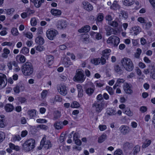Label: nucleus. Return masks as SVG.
Listing matches in <instances>:
<instances>
[{
    "mask_svg": "<svg viewBox=\"0 0 155 155\" xmlns=\"http://www.w3.org/2000/svg\"><path fill=\"white\" fill-rule=\"evenodd\" d=\"M91 62L95 65H97L101 63L102 65L104 64L106 62L105 58L103 57L101 58H95L92 59Z\"/></svg>",
    "mask_w": 155,
    "mask_h": 155,
    "instance_id": "obj_11",
    "label": "nucleus"
},
{
    "mask_svg": "<svg viewBox=\"0 0 155 155\" xmlns=\"http://www.w3.org/2000/svg\"><path fill=\"white\" fill-rule=\"evenodd\" d=\"M54 126L55 129L57 130H60L63 128V125L61 121H58L55 123Z\"/></svg>",
    "mask_w": 155,
    "mask_h": 155,
    "instance_id": "obj_31",
    "label": "nucleus"
},
{
    "mask_svg": "<svg viewBox=\"0 0 155 155\" xmlns=\"http://www.w3.org/2000/svg\"><path fill=\"white\" fill-rule=\"evenodd\" d=\"M9 147L11 149L14 150L16 151H18L20 150V147L18 146H15L12 143H10L9 144Z\"/></svg>",
    "mask_w": 155,
    "mask_h": 155,
    "instance_id": "obj_45",
    "label": "nucleus"
},
{
    "mask_svg": "<svg viewBox=\"0 0 155 155\" xmlns=\"http://www.w3.org/2000/svg\"><path fill=\"white\" fill-rule=\"evenodd\" d=\"M67 25V22L66 21L64 20H59L57 22L56 26L58 29H62L66 28Z\"/></svg>",
    "mask_w": 155,
    "mask_h": 155,
    "instance_id": "obj_13",
    "label": "nucleus"
},
{
    "mask_svg": "<svg viewBox=\"0 0 155 155\" xmlns=\"http://www.w3.org/2000/svg\"><path fill=\"white\" fill-rule=\"evenodd\" d=\"M82 7L85 10L90 12L92 11L94 9L93 5L89 2L84 1L82 2Z\"/></svg>",
    "mask_w": 155,
    "mask_h": 155,
    "instance_id": "obj_9",
    "label": "nucleus"
},
{
    "mask_svg": "<svg viewBox=\"0 0 155 155\" xmlns=\"http://www.w3.org/2000/svg\"><path fill=\"white\" fill-rule=\"evenodd\" d=\"M14 109L13 106L10 104H6L5 106V110L7 112L12 111Z\"/></svg>",
    "mask_w": 155,
    "mask_h": 155,
    "instance_id": "obj_33",
    "label": "nucleus"
},
{
    "mask_svg": "<svg viewBox=\"0 0 155 155\" xmlns=\"http://www.w3.org/2000/svg\"><path fill=\"white\" fill-rule=\"evenodd\" d=\"M51 12L55 16H59L61 14V11L59 9H52L51 10Z\"/></svg>",
    "mask_w": 155,
    "mask_h": 155,
    "instance_id": "obj_25",
    "label": "nucleus"
},
{
    "mask_svg": "<svg viewBox=\"0 0 155 155\" xmlns=\"http://www.w3.org/2000/svg\"><path fill=\"white\" fill-rule=\"evenodd\" d=\"M21 139V138L19 135H14L12 138V141L13 142L19 141Z\"/></svg>",
    "mask_w": 155,
    "mask_h": 155,
    "instance_id": "obj_46",
    "label": "nucleus"
},
{
    "mask_svg": "<svg viewBox=\"0 0 155 155\" xmlns=\"http://www.w3.org/2000/svg\"><path fill=\"white\" fill-rule=\"evenodd\" d=\"M120 16H122L125 19L127 18L128 17L127 14L124 11H122L120 12Z\"/></svg>",
    "mask_w": 155,
    "mask_h": 155,
    "instance_id": "obj_53",
    "label": "nucleus"
},
{
    "mask_svg": "<svg viewBox=\"0 0 155 155\" xmlns=\"http://www.w3.org/2000/svg\"><path fill=\"white\" fill-rule=\"evenodd\" d=\"M100 130L101 131H103L107 129V127L106 125L100 124L98 126Z\"/></svg>",
    "mask_w": 155,
    "mask_h": 155,
    "instance_id": "obj_61",
    "label": "nucleus"
},
{
    "mask_svg": "<svg viewBox=\"0 0 155 155\" xmlns=\"http://www.w3.org/2000/svg\"><path fill=\"white\" fill-rule=\"evenodd\" d=\"M62 62L64 66L67 67H69L72 64L70 59L67 58H64Z\"/></svg>",
    "mask_w": 155,
    "mask_h": 155,
    "instance_id": "obj_28",
    "label": "nucleus"
},
{
    "mask_svg": "<svg viewBox=\"0 0 155 155\" xmlns=\"http://www.w3.org/2000/svg\"><path fill=\"white\" fill-rule=\"evenodd\" d=\"M137 21L141 24L146 23V20L145 18L142 17H138L137 19Z\"/></svg>",
    "mask_w": 155,
    "mask_h": 155,
    "instance_id": "obj_51",
    "label": "nucleus"
},
{
    "mask_svg": "<svg viewBox=\"0 0 155 155\" xmlns=\"http://www.w3.org/2000/svg\"><path fill=\"white\" fill-rule=\"evenodd\" d=\"M94 90L93 88H89L86 91V93L88 95L91 94L94 92Z\"/></svg>",
    "mask_w": 155,
    "mask_h": 155,
    "instance_id": "obj_64",
    "label": "nucleus"
},
{
    "mask_svg": "<svg viewBox=\"0 0 155 155\" xmlns=\"http://www.w3.org/2000/svg\"><path fill=\"white\" fill-rule=\"evenodd\" d=\"M31 25V26H35L37 25V21L35 17L32 18L30 20Z\"/></svg>",
    "mask_w": 155,
    "mask_h": 155,
    "instance_id": "obj_48",
    "label": "nucleus"
},
{
    "mask_svg": "<svg viewBox=\"0 0 155 155\" xmlns=\"http://www.w3.org/2000/svg\"><path fill=\"white\" fill-rule=\"evenodd\" d=\"M58 35V31L53 28L48 29L46 34L47 38L51 41L53 40Z\"/></svg>",
    "mask_w": 155,
    "mask_h": 155,
    "instance_id": "obj_5",
    "label": "nucleus"
},
{
    "mask_svg": "<svg viewBox=\"0 0 155 155\" xmlns=\"http://www.w3.org/2000/svg\"><path fill=\"white\" fill-rule=\"evenodd\" d=\"M35 48L36 50L39 52H41L43 51L44 50V48L43 46H41L39 45L37 46H35Z\"/></svg>",
    "mask_w": 155,
    "mask_h": 155,
    "instance_id": "obj_52",
    "label": "nucleus"
},
{
    "mask_svg": "<svg viewBox=\"0 0 155 155\" xmlns=\"http://www.w3.org/2000/svg\"><path fill=\"white\" fill-rule=\"evenodd\" d=\"M6 125L5 116L4 115L0 116V127H4Z\"/></svg>",
    "mask_w": 155,
    "mask_h": 155,
    "instance_id": "obj_27",
    "label": "nucleus"
},
{
    "mask_svg": "<svg viewBox=\"0 0 155 155\" xmlns=\"http://www.w3.org/2000/svg\"><path fill=\"white\" fill-rule=\"evenodd\" d=\"M12 45V43L11 42L5 41L2 43L1 45L3 46H7L9 47L11 46Z\"/></svg>",
    "mask_w": 155,
    "mask_h": 155,
    "instance_id": "obj_63",
    "label": "nucleus"
},
{
    "mask_svg": "<svg viewBox=\"0 0 155 155\" xmlns=\"http://www.w3.org/2000/svg\"><path fill=\"white\" fill-rule=\"evenodd\" d=\"M111 50L110 49H106L102 52V55L103 57L107 58L108 57V54L110 53Z\"/></svg>",
    "mask_w": 155,
    "mask_h": 155,
    "instance_id": "obj_41",
    "label": "nucleus"
},
{
    "mask_svg": "<svg viewBox=\"0 0 155 155\" xmlns=\"http://www.w3.org/2000/svg\"><path fill=\"white\" fill-rule=\"evenodd\" d=\"M10 53V51L9 49L5 48L3 50L2 53L1 54L2 57L6 59L8 58Z\"/></svg>",
    "mask_w": 155,
    "mask_h": 155,
    "instance_id": "obj_21",
    "label": "nucleus"
},
{
    "mask_svg": "<svg viewBox=\"0 0 155 155\" xmlns=\"http://www.w3.org/2000/svg\"><path fill=\"white\" fill-rule=\"evenodd\" d=\"M106 89L110 95H112L114 94V91L111 87L107 86L106 87Z\"/></svg>",
    "mask_w": 155,
    "mask_h": 155,
    "instance_id": "obj_50",
    "label": "nucleus"
},
{
    "mask_svg": "<svg viewBox=\"0 0 155 155\" xmlns=\"http://www.w3.org/2000/svg\"><path fill=\"white\" fill-rule=\"evenodd\" d=\"M125 80L123 79L119 78L117 80V82L113 87L114 89H115L117 87L119 86V84L123 83Z\"/></svg>",
    "mask_w": 155,
    "mask_h": 155,
    "instance_id": "obj_43",
    "label": "nucleus"
},
{
    "mask_svg": "<svg viewBox=\"0 0 155 155\" xmlns=\"http://www.w3.org/2000/svg\"><path fill=\"white\" fill-rule=\"evenodd\" d=\"M141 31V28L138 26H135L132 27L130 29V33H133L134 34L136 35Z\"/></svg>",
    "mask_w": 155,
    "mask_h": 155,
    "instance_id": "obj_16",
    "label": "nucleus"
},
{
    "mask_svg": "<svg viewBox=\"0 0 155 155\" xmlns=\"http://www.w3.org/2000/svg\"><path fill=\"white\" fill-rule=\"evenodd\" d=\"M141 50L139 48L137 49V52L135 54V57L136 58H139L141 53Z\"/></svg>",
    "mask_w": 155,
    "mask_h": 155,
    "instance_id": "obj_54",
    "label": "nucleus"
},
{
    "mask_svg": "<svg viewBox=\"0 0 155 155\" xmlns=\"http://www.w3.org/2000/svg\"><path fill=\"white\" fill-rule=\"evenodd\" d=\"M7 77L6 75L0 73V89L5 87L7 84Z\"/></svg>",
    "mask_w": 155,
    "mask_h": 155,
    "instance_id": "obj_10",
    "label": "nucleus"
},
{
    "mask_svg": "<svg viewBox=\"0 0 155 155\" xmlns=\"http://www.w3.org/2000/svg\"><path fill=\"white\" fill-rule=\"evenodd\" d=\"M23 35L26 38L29 39H32L33 37V35L30 32H27L25 33L23 32Z\"/></svg>",
    "mask_w": 155,
    "mask_h": 155,
    "instance_id": "obj_47",
    "label": "nucleus"
},
{
    "mask_svg": "<svg viewBox=\"0 0 155 155\" xmlns=\"http://www.w3.org/2000/svg\"><path fill=\"white\" fill-rule=\"evenodd\" d=\"M110 8L114 10H119L120 8V6L117 4V2L116 1H114L112 4Z\"/></svg>",
    "mask_w": 155,
    "mask_h": 155,
    "instance_id": "obj_34",
    "label": "nucleus"
},
{
    "mask_svg": "<svg viewBox=\"0 0 155 155\" xmlns=\"http://www.w3.org/2000/svg\"><path fill=\"white\" fill-rule=\"evenodd\" d=\"M79 107V104L76 101L72 102L71 105V107L72 108H78Z\"/></svg>",
    "mask_w": 155,
    "mask_h": 155,
    "instance_id": "obj_49",
    "label": "nucleus"
},
{
    "mask_svg": "<svg viewBox=\"0 0 155 155\" xmlns=\"http://www.w3.org/2000/svg\"><path fill=\"white\" fill-rule=\"evenodd\" d=\"M151 140L149 139H147L143 143L142 146L143 148H145L149 146L151 143Z\"/></svg>",
    "mask_w": 155,
    "mask_h": 155,
    "instance_id": "obj_39",
    "label": "nucleus"
},
{
    "mask_svg": "<svg viewBox=\"0 0 155 155\" xmlns=\"http://www.w3.org/2000/svg\"><path fill=\"white\" fill-rule=\"evenodd\" d=\"M17 61L20 63H24L26 61L25 57L21 54H18L16 56L15 58Z\"/></svg>",
    "mask_w": 155,
    "mask_h": 155,
    "instance_id": "obj_24",
    "label": "nucleus"
},
{
    "mask_svg": "<svg viewBox=\"0 0 155 155\" xmlns=\"http://www.w3.org/2000/svg\"><path fill=\"white\" fill-rule=\"evenodd\" d=\"M120 62L122 66L126 71H131L133 70V63L130 58L126 57L124 58L121 60Z\"/></svg>",
    "mask_w": 155,
    "mask_h": 155,
    "instance_id": "obj_2",
    "label": "nucleus"
},
{
    "mask_svg": "<svg viewBox=\"0 0 155 155\" xmlns=\"http://www.w3.org/2000/svg\"><path fill=\"white\" fill-rule=\"evenodd\" d=\"M123 89L126 93L128 94H131L133 91L132 89L131 85L127 83H125L124 84Z\"/></svg>",
    "mask_w": 155,
    "mask_h": 155,
    "instance_id": "obj_14",
    "label": "nucleus"
},
{
    "mask_svg": "<svg viewBox=\"0 0 155 155\" xmlns=\"http://www.w3.org/2000/svg\"><path fill=\"white\" fill-rule=\"evenodd\" d=\"M92 107L98 113L101 112L103 108V104L98 101L95 102Z\"/></svg>",
    "mask_w": 155,
    "mask_h": 155,
    "instance_id": "obj_12",
    "label": "nucleus"
},
{
    "mask_svg": "<svg viewBox=\"0 0 155 155\" xmlns=\"http://www.w3.org/2000/svg\"><path fill=\"white\" fill-rule=\"evenodd\" d=\"M107 138V136L105 134H103L98 138V142L99 143H102Z\"/></svg>",
    "mask_w": 155,
    "mask_h": 155,
    "instance_id": "obj_37",
    "label": "nucleus"
},
{
    "mask_svg": "<svg viewBox=\"0 0 155 155\" xmlns=\"http://www.w3.org/2000/svg\"><path fill=\"white\" fill-rule=\"evenodd\" d=\"M29 52V49L26 47H23L20 51V53L25 55H28Z\"/></svg>",
    "mask_w": 155,
    "mask_h": 155,
    "instance_id": "obj_32",
    "label": "nucleus"
},
{
    "mask_svg": "<svg viewBox=\"0 0 155 155\" xmlns=\"http://www.w3.org/2000/svg\"><path fill=\"white\" fill-rule=\"evenodd\" d=\"M35 140L33 138L26 140L22 145V149L25 152H28L33 150L35 147Z\"/></svg>",
    "mask_w": 155,
    "mask_h": 155,
    "instance_id": "obj_1",
    "label": "nucleus"
},
{
    "mask_svg": "<svg viewBox=\"0 0 155 155\" xmlns=\"http://www.w3.org/2000/svg\"><path fill=\"white\" fill-rule=\"evenodd\" d=\"M123 3L126 6H129L132 5L134 2V0H123Z\"/></svg>",
    "mask_w": 155,
    "mask_h": 155,
    "instance_id": "obj_35",
    "label": "nucleus"
},
{
    "mask_svg": "<svg viewBox=\"0 0 155 155\" xmlns=\"http://www.w3.org/2000/svg\"><path fill=\"white\" fill-rule=\"evenodd\" d=\"M52 146L51 142L49 140H46V137H44L41 141L40 145L38 147V149L40 150L43 147L45 149H48L51 148Z\"/></svg>",
    "mask_w": 155,
    "mask_h": 155,
    "instance_id": "obj_7",
    "label": "nucleus"
},
{
    "mask_svg": "<svg viewBox=\"0 0 155 155\" xmlns=\"http://www.w3.org/2000/svg\"><path fill=\"white\" fill-rule=\"evenodd\" d=\"M11 33L12 35L14 36H18L19 34V32L16 28H13L11 30Z\"/></svg>",
    "mask_w": 155,
    "mask_h": 155,
    "instance_id": "obj_40",
    "label": "nucleus"
},
{
    "mask_svg": "<svg viewBox=\"0 0 155 155\" xmlns=\"http://www.w3.org/2000/svg\"><path fill=\"white\" fill-rule=\"evenodd\" d=\"M57 89L59 94L65 96L67 94L68 89L66 86L63 84L58 85Z\"/></svg>",
    "mask_w": 155,
    "mask_h": 155,
    "instance_id": "obj_8",
    "label": "nucleus"
},
{
    "mask_svg": "<svg viewBox=\"0 0 155 155\" xmlns=\"http://www.w3.org/2000/svg\"><path fill=\"white\" fill-rule=\"evenodd\" d=\"M123 112L129 117H131L133 115V112L128 107H126L123 110Z\"/></svg>",
    "mask_w": 155,
    "mask_h": 155,
    "instance_id": "obj_29",
    "label": "nucleus"
},
{
    "mask_svg": "<svg viewBox=\"0 0 155 155\" xmlns=\"http://www.w3.org/2000/svg\"><path fill=\"white\" fill-rule=\"evenodd\" d=\"M81 38L83 41L84 43H88L90 42V35L88 34L82 35Z\"/></svg>",
    "mask_w": 155,
    "mask_h": 155,
    "instance_id": "obj_22",
    "label": "nucleus"
},
{
    "mask_svg": "<svg viewBox=\"0 0 155 155\" xmlns=\"http://www.w3.org/2000/svg\"><path fill=\"white\" fill-rule=\"evenodd\" d=\"M106 114L109 116L115 115L116 114V110L114 108H108Z\"/></svg>",
    "mask_w": 155,
    "mask_h": 155,
    "instance_id": "obj_26",
    "label": "nucleus"
},
{
    "mask_svg": "<svg viewBox=\"0 0 155 155\" xmlns=\"http://www.w3.org/2000/svg\"><path fill=\"white\" fill-rule=\"evenodd\" d=\"M104 18V15L102 13H98L97 16L96 20L99 22L102 21Z\"/></svg>",
    "mask_w": 155,
    "mask_h": 155,
    "instance_id": "obj_42",
    "label": "nucleus"
},
{
    "mask_svg": "<svg viewBox=\"0 0 155 155\" xmlns=\"http://www.w3.org/2000/svg\"><path fill=\"white\" fill-rule=\"evenodd\" d=\"M45 2L44 0H34L33 3L35 6L37 8H39L41 6L42 3Z\"/></svg>",
    "mask_w": 155,
    "mask_h": 155,
    "instance_id": "obj_30",
    "label": "nucleus"
},
{
    "mask_svg": "<svg viewBox=\"0 0 155 155\" xmlns=\"http://www.w3.org/2000/svg\"><path fill=\"white\" fill-rule=\"evenodd\" d=\"M86 76L84 74L83 71L81 69H79L76 71L75 75L73 78L74 81L80 82H83L86 79Z\"/></svg>",
    "mask_w": 155,
    "mask_h": 155,
    "instance_id": "obj_4",
    "label": "nucleus"
},
{
    "mask_svg": "<svg viewBox=\"0 0 155 155\" xmlns=\"http://www.w3.org/2000/svg\"><path fill=\"white\" fill-rule=\"evenodd\" d=\"M17 86L20 92L23 91L25 89V87L23 84H19Z\"/></svg>",
    "mask_w": 155,
    "mask_h": 155,
    "instance_id": "obj_62",
    "label": "nucleus"
},
{
    "mask_svg": "<svg viewBox=\"0 0 155 155\" xmlns=\"http://www.w3.org/2000/svg\"><path fill=\"white\" fill-rule=\"evenodd\" d=\"M108 24L113 27H117L118 25V23L116 21H114L112 22H108Z\"/></svg>",
    "mask_w": 155,
    "mask_h": 155,
    "instance_id": "obj_57",
    "label": "nucleus"
},
{
    "mask_svg": "<svg viewBox=\"0 0 155 155\" xmlns=\"http://www.w3.org/2000/svg\"><path fill=\"white\" fill-rule=\"evenodd\" d=\"M119 130L122 134L126 135L130 132V129L128 126L123 125L119 128Z\"/></svg>",
    "mask_w": 155,
    "mask_h": 155,
    "instance_id": "obj_15",
    "label": "nucleus"
},
{
    "mask_svg": "<svg viewBox=\"0 0 155 155\" xmlns=\"http://www.w3.org/2000/svg\"><path fill=\"white\" fill-rule=\"evenodd\" d=\"M36 111L35 109L29 110L27 112L28 117L30 119L33 118L36 115Z\"/></svg>",
    "mask_w": 155,
    "mask_h": 155,
    "instance_id": "obj_23",
    "label": "nucleus"
},
{
    "mask_svg": "<svg viewBox=\"0 0 155 155\" xmlns=\"http://www.w3.org/2000/svg\"><path fill=\"white\" fill-rule=\"evenodd\" d=\"M35 42L37 44L42 45L45 42L44 39L41 35H38L35 39Z\"/></svg>",
    "mask_w": 155,
    "mask_h": 155,
    "instance_id": "obj_19",
    "label": "nucleus"
},
{
    "mask_svg": "<svg viewBox=\"0 0 155 155\" xmlns=\"http://www.w3.org/2000/svg\"><path fill=\"white\" fill-rule=\"evenodd\" d=\"M94 84L96 86L98 87H102L104 84L103 82L99 81H96Z\"/></svg>",
    "mask_w": 155,
    "mask_h": 155,
    "instance_id": "obj_55",
    "label": "nucleus"
},
{
    "mask_svg": "<svg viewBox=\"0 0 155 155\" xmlns=\"http://www.w3.org/2000/svg\"><path fill=\"white\" fill-rule=\"evenodd\" d=\"M107 42L108 45L111 46L116 47L120 42V39L116 36L112 35L108 38Z\"/></svg>",
    "mask_w": 155,
    "mask_h": 155,
    "instance_id": "obj_6",
    "label": "nucleus"
},
{
    "mask_svg": "<svg viewBox=\"0 0 155 155\" xmlns=\"http://www.w3.org/2000/svg\"><path fill=\"white\" fill-rule=\"evenodd\" d=\"M114 155H123L122 150L119 149H117L114 151Z\"/></svg>",
    "mask_w": 155,
    "mask_h": 155,
    "instance_id": "obj_59",
    "label": "nucleus"
},
{
    "mask_svg": "<svg viewBox=\"0 0 155 155\" xmlns=\"http://www.w3.org/2000/svg\"><path fill=\"white\" fill-rule=\"evenodd\" d=\"M49 93V90H44L41 93V96L42 98L45 99L46 98L47 96Z\"/></svg>",
    "mask_w": 155,
    "mask_h": 155,
    "instance_id": "obj_44",
    "label": "nucleus"
},
{
    "mask_svg": "<svg viewBox=\"0 0 155 155\" xmlns=\"http://www.w3.org/2000/svg\"><path fill=\"white\" fill-rule=\"evenodd\" d=\"M37 128H39L41 129L44 130H46L48 128V126L43 124L38 125L37 127Z\"/></svg>",
    "mask_w": 155,
    "mask_h": 155,
    "instance_id": "obj_60",
    "label": "nucleus"
},
{
    "mask_svg": "<svg viewBox=\"0 0 155 155\" xmlns=\"http://www.w3.org/2000/svg\"><path fill=\"white\" fill-rule=\"evenodd\" d=\"M90 35L91 37L94 39L99 40L102 38L101 34L99 33L91 31L90 32Z\"/></svg>",
    "mask_w": 155,
    "mask_h": 155,
    "instance_id": "obj_17",
    "label": "nucleus"
},
{
    "mask_svg": "<svg viewBox=\"0 0 155 155\" xmlns=\"http://www.w3.org/2000/svg\"><path fill=\"white\" fill-rule=\"evenodd\" d=\"M21 71L25 76H30L33 72V68L31 64L29 62H26L22 66Z\"/></svg>",
    "mask_w": 155,
    "mask_h": 155,
    "instance_id": "obj_3",
    "label": "nucleus"
},
{
    "mask_svg": "<svg viewBox=\"0 0 155 155\" xmlns=\"http://www.w3.org/2000/svg\"><path fill=\"white\" fill-rule=\"evenodd\" d=\"M61 101V98L59 96L57 95L55 96L54 98H52L50 100L51 102L52 103H54L56 102H60Z\"/></svg>",
    "mask_w": 155,
    "mask_h": 155,
    "instance_id": "obj_38",
    "label": "nucleus"
},
{
    "mask_svg": "<svg viewBox=\"0 0 155 155\" xmlns=\"http://www.w3.org/2000/svg\"><path fill=\"white\" fill-rule=\"evenodd\" d=\"M5 13L7 15H12L15 12V10L14 8H10L5 9Z\"/></svg>",
    "mask_w": 155,
    "mask_h": 155,
    "instance_id": "obj_36",
    "label": "nucleus"
},
{
    "mask_svg": "<svg viewBox=\"0 0 155 155\" xmlns=\"http://www.w3.org/2000/svg\"><path fill=\"white\" fill-rule=\"evenodd\" d=\"M54 58L51 55L47 56L45 60V64L48 66H50L53 63Z\"/></svg>",
    "mask_w": 155,
    "mask_h": 155,
    "instance_id": "obj_18",
    "label": "nucleus"
},
{
    "mask_svg": "<svg viewBox=\"0 0 155 155\" xmlns=\"http://www.w3.org/2000/svg\"><path fill=\"white\" fill-rule=\"evenodd\" d=\"M113 29L110 27H108V28L106 29V35L107 36H109L112 33V31Z\"/></svg>",
    "mask_w": 155,
    "mask_h": 155,
    "instance_id": "obj_58",
    "label": "nucleus"
},
{
    "mask_svg": "<svg viewBox=\"0 0 155 155\" xmlns=\"http://www.w3.org/2000/svg\"><path fill=\"white\" fill-rule=\"evenodd\" d=\"M43 33V28L41 27H39L37 29V34L38 35H42Z\"/></svg>",
    "mask_w": 155,
    "mask_h": 155,
    "instance_id": "obj_56",
    "label": "nucleus"
},
{
    "mask_svg": "<svg viewBox=\"0 0 155 155\" xmlns=\"http://www.w3.org/2000/svg\"><path fill=\"white\" fill-rule=\"evenodd\" d=\"M90 29L91 27L90 26L86 25L78 29V31L80 33H87L90 31Z\"/></svg>",
    "mask_w": 155,
    "mask_h": 155,
    "instance_id": "obj_20",
    "label": "nucleus"
}]
</instances>
